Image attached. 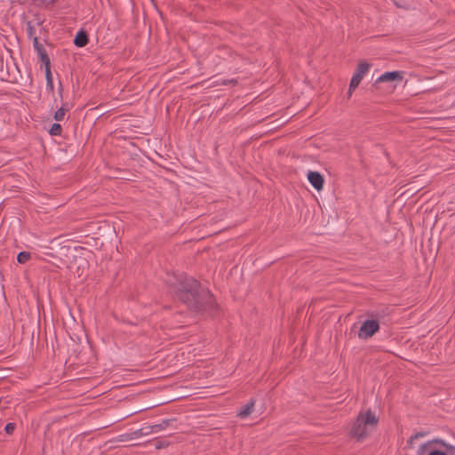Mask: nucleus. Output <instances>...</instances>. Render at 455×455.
<instances>
[{
  "label": "nucleus",
  "instance_id": "nucleus-11",
  "mask_svg": "<svg viewBox=\"0 0 455 455\" xmlns=\"http://www.w3.org/2000/svg\"><path fill=\"white\" fill-rule=\"evenodd\" d=\"M429 451H431V442H427L419 447L416 455H427Z\"/></svg>",
  "mask_w": 455,
  "mask_h": 455
},
{
  "label": "nucleus",
  "instance_id": "nucleus-18",
  "mask_svg": "<svg viewBox=\"0 0 455 455\" xmlns=\"http://www.w3.org/2000/svg\"><path fill=\"white\" fill-rule=\"evenodd\" d=\"M155 446H156V449L159 450V449L168 446V443L164 441H156L155 443Z\"/></svg>",
  "mask_w": 455,
  "mask_h": 455
},
{
  "label": "nucleus",
  "instance_id": "nucleus-3",
  "mask_svg": "<svg viewBox=\"0 0 455 455\" xmlns=\"http://www.w3.org/2000/svg\"><path fill=\"white\" fill-rule=\"evenodd\" d=\"M185 301L188 304L189 307H194L196 310H205V303L204 302L202 297L198 294L197 291L195 289H190L188 291L185 295Z\"/></svg>",
  "mask_w": 455,
  "mask_h": 455
},
{
  "label": "nucleus",
  "instance_id": "nucleus-1",
  "mask_svg": "<svg viewBox=\"0 0 455 455\" xmlns=\"http://www.w3.org/2000/svg\"><path fill=\"white\" fill-rule=\"evenodd\" d=\"M378 422L379 418L371 411L361 412L354 421L350 434L358 440H362L376 428Z\"/></svg>",
  "mask_w": 455,
  "mask_h": 455
},
{
  "label": "nucleus",
  "instance_id": "nucleus-6",
  "mask_svg": "<svg viewBox=\"0 0 455 455\" xmlns=\"http://www.w3.org/2000/svg\"><path fill=\"white\" fill-rule=\"evenodd\" d=\"M152 435L150 426H144L141 428L135 430L130 434H125L120 436V441H132L141 436Z\"/></svg>",
  "mask_w": 455,
  "mask_h": 455
},
{
  "label": "nucleus",
  "instance_id": "nucleus-17",
  "mask_svg": "<svg viewBox=\"0 0 455 455\" xmlns=\"http://www.w3.org/2000/svg\"><path fill=\"white\" fill-rule=\"evenodd\" d=\"M15 429V424L14 423H8L6 426H5V432L7 434H12Z\"/></svg>",
  "mask_w": 455,
  "mask_h": 455
},
{
  "label": "nucleus",
  "instance_id": "nucleus-21",
  "mask_svg": "<svg viewBox=\"0 0 455 455\" xmlns=\"http://www.w3.org/2000/svg\"><path fill=\"white\" fill-rule=\"evenodd\" d=\"M356 87H351V84H349V88H348V97H350L353 93V92L355 90Z\"/></svg>",
  "mask_w": 455,
  "mask_h": 455
},
{
  "label": "nucleus",
  "instance_id": "nucleus-8",
  "mask_svg": "<svg viewBox=\"0 0 455 455\" xmlns=\"http://www.w3.org/2000/svg\"><path fill=\"white\" fill-rule=\"evenodd\" d=\"M172 419H164L159 424L150 425L152 434H157L165 430L172 423Z\"/></svg>",
  "mask_w": 455,
  "mask_h": 455
},
{
  "label": "nucleus",
  "instance_id": "nucleus-15",
  "mask_svg": "<svg viewBox=\"0 0 455 455\" xmlns=\"http://www.w3.org/2000/svg\"><path fill=\"white\" fill-rule=\"evenodd\" d=\"M45 76H46L47 88H49L52 91L53 89V82H52L51 70L49 68H46Z\"/></svg>",
  "mask_w": 455,
  "mask_h": 455
},
{
  "label": "nucleus",
  "instance_id": "nucleus-12",
  "mask_svg": "<svg viewBox=\"0 0 455 455\" xmlns=\"http://www.w3.org/2000/svg\"><path fill=\"white\" fill-rule=\"evenodd\" d=\"M31 259V253L28 251H21L17 256V260L20 264L27 263Z\"/></svg>",
  "mask_w": 455,
  "mask_h": 455
},
{
  "label": "nucleus",
  "instance_id": "nucleus-2",
  "mask_svg": "<svg viewBox=\"0 0 455 455\" xmlns=\"http://www.w3.org/2000/svg\"><path fill=\"white\" fill-rule=\"evenodd\" d=\"M404 72L403 71H390L385 72L381 76H379L376 81L375 84L380 83H388L390 84V88L395 90L398 84H400L403 80Z\"/></svg>",
  "mask_w": 455,
  "mask_h": 455
},
{
  "label": "nucleus",
  "instance_id": "nucleus-23",
  "mask_svg": "<svg viewBox=\"0 0 455 455\" xmlns=\"http://www.w3.org/2000/svg\"><path fill=\"white\" fill-rule=\"evenodd\" d=\"M85 264H86V263H85L84 261H83V262L79 265V267H85Z\"/></svg>",
  "mask_w": 455,
  "mask_h": 455
},
{
  "label": "nucleus",
  "instance_id": "nucleus-16",
  "mask_svg": "<svg viewBox=\"0 0 455 455\" xmlns=\"http://www.w3.org/2000/svg\"><path fill=\"white\" fill-rule=\"evenodd\" d=\"M61 132V126L59 124H52L50 133L52 135H60Z\"/></svg>",
  "mask_w": 455,
  "mask_h": 455
},
{
  "label": "nucleus",
  "instance_id": "nucleus-7",
  "mask_svg": "<svg viewBox=\"0 0 455 455\" xmlns=\"http://www.w3.org/2000/svg\"><path fill=\"white\" fill-rule=\"evenodd\" d=\"M307 180L316 190H322L323 187V177L317 172H308Z\"/></svg>",
  "mask_w": 455,
  "mask_h": 455
},
{
  "label": "nucleus",
  "instance_id": "nucleus-14",
  "mask_svg": "<svg viewBox=\"0 0 455 455\" xmlns=\"http://www.w3.org/2000/svg\"><path fill=\"white\" fill-rule=\"evenodd\" d=\"M431 445L434 444V443H438L443 447H445L446 449L448 450H455V447L448 444L447 443H445L443 440L442 439H434V440H431Z\"/></svg>",
  "mask_w": 455,
  "mask_h": 455
},
{
  "label": "nucleus",
  "instance_id": "nucleus-4",
  "mask_svg": "<svg viewBox=\"0 0 455 455\" xmlns=\"http://www.w3.org/2000/svg\"><path fill=\"white\" fill-rule=\"evenodd\" d=\"M371 65L366 61H360L351 78V87H357L363 78L368 74Z\"/></svg>",
  "mask_w": 455,
  "mask_h": 455
},
{
  "label": "nucleus",
  "instance_id": "nucleus-22",
  "mask_svg": "<svg viewBox=\"0 0 455 455\" xmlns=\"http://www.w3.org/2000/svg\"><path fill=\"white\" fill-rule=\"evenodd\" d=\"M415 440H411V437L408 440V444L411 445Z\"/></svg>",
  "mask_w": 455,
  "mask_h": 455
},
{
  "label": "nucleus",
  "instance_id": "nucleus-19",
  "mask_svg": "<svg viewBox=\"0 0 455 455\" xmlns=\"http://www.w3.org/2000/svg\"><path fill=\"white\" fill-rule=\"evenodd\" d=\"M427 435L425 432H418L415 435H411V440H417L420 437H424Z\"/></svg>",
  "mask_w": 455,
  "mask_h": 455
},
{
  "label": "nucleus",
  "instance_id": "nucleus-24",
  "mask_svg": "<svg viewBox=\"0 0 455 455\" xmlns=\"http://www.w3.org/2000/svg\"><path fill=\"white\" fill-rule=\"evenodd\" d=\"M59 92L60 93L61 92V85L60 86L59 88Z\"/></svg>",
  "mask_w": 455,
  "mask_h": 455
},
{
  "label": "nucleus",
  "instance_id": "nucleus-5",
  "mask_svg": "<svg viewBox=\"0 0 455 455\" xmlns=\"http://www.w3.org/2000/svg\"><path fill=\"white\" fill-rule=\"evenodd\" d=\"M379 329V322L376 320H366L360 327L358 336L361 339H368L376 333Z\"/></svg>",
  "mask_w": 455,
  "mask_h": 455
},
{
  "label": "nucleus",
  "instance_id": "nucleus-13",
  "mask_svg": "<svg viewBox=\"0 0 455 455\" xmlns=\"http://www.w3.org/2000/svg\"><path fill=\"white\" fill-rule=\"evenodd\" d=\"M68 108H65L64 106L61 107L60 108H59L56 112H55V115H54V119L56 121H61L64 119L65 117V115L68 111Z\"/></svg>",
  "mask_w": 455,
  "mask_h": 455
},
{
  "label": "nucleus",
  "instance_id": "nucleus-10",
  "mask_svg": "<svg viewBox=\"0 0 455 455\" xmlns=\"http://www.w3.org/2000/svg\"><path fill=\"white\" fill-rule=\"evenodd\" d=\"M253 408H254V401L251 400L249 403H247L239 412H238V416L240 418H246L247 416H249L252 411H253Z\"/></svg>",
  "mask_w": 455,
  "mask_h": 455
},
{
  "label": "nucleus",
  "instance_id": "nucleus-20",
  "mask_svg": "<svg viewBox=\"0 0 455 455\" xmlns=\"http://www.w3.org/2000/svg\"><path fill=\"white\" fill-rule=\"evenodd\" d=\"M427 455H446V453L441 451H431Z\"/></svg>",
  "mask_w": 455,
  "mask_h": 455
},
{
  "label": "nucleus",
  "instance_id": "nucleus-9",
  "mask_svg": "<svg viewBox=\"0 0 455 455\" xmlns=\"http://www.w3.org/2000/svg\"><path fill=\"white\" fill-rule=\"evenodd\" d=\"M87 43H88V36H87L86 33L84 31L77 32V34L76 35L75 40H74V44L77 47H84L87 44Z\"/></svg>",
  "mask_w": 455,
  "mask_h": 455
}]
</instances>
